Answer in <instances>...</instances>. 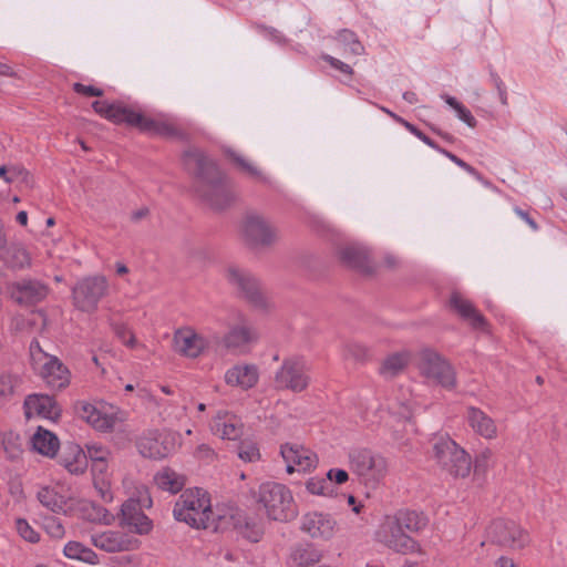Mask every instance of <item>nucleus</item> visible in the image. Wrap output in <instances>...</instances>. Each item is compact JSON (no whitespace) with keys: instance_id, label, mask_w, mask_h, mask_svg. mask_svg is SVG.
I'll list each match as a JSON object with an SVG mask.
<instances>
[{"instance_id":"f257e3e1","label":"nucleus","mask_w":567,"mask_h":567,"mask_svg":"<svg viewBox=\"0 0 567 567\" xmlns=\"http://www.w3.org/2000/svg\"><path fill=\"white\" fill-rule=\"evenodd\" d=\"M183 163L187 171L196 175V192L210 207L224 209L230 204L233 193L214 159L197 148H190L184 153Z\"/></svg>"},{"instance_id":"f03ea898","label":"nucleus","mask_w":567,"mask_h":567,"mask_svg":"<svg viewBox=\"0 0 567 567\" xmlns=\"http://www.w3.org/2000/svg\"><path fill=\"white\" fill-rule=\"evenodd\" d=\"M173 515L176 520L195 528H220L218 519L212 509L210 497L202 488H189L182 493L174 505Z\"/></svg>"},{"instance_id":"7ed1b4c3","label":"nucleus","mask_w":567,"mask_h":567,"mask_svg":"<svg viewBox=\"0 0 567 567\" xmlns=\"http://www.w3.org/2000/svg\"><path fill=\"white\" fill-rule=\"evenodd\" d=\"M92 106L97 114L116 124L125 123L151 135L173 136L176 134V128L167 120L144 116L122 103L95 101Z\"/></svg>"},{"instance_id":"20e7f679","label":"nucleus","mask_w":567,"mask_h":567,"mask_svg":"<svg viewBox=\"0 0 567 567\" xmlns=\"http://www.w3.org/2000/svg\"><path fill=\"white\" fill-rule=\"evenodd\" d=\"M349 463L360 482L369 487H377L390 470L389 460L382 453L367 447L353 449Z\"/></svg>"},{"instance_id":"39448f33","label":"nucleus","mask_w":567,"mask_h":567,"mask_svg":"<svg viewBox=\"0 0 567 567\" xmlns=\"http://www.w3.org/2000/svg\"><path fill=\"white\" fill-rule=\"evenodd\" d=\"M257 501L269 518L287 522L297 516V508L290 489L276 482L260 484Z\"/></svg>"},{"instance_id":"423d86ee","label":"nucleus","mask_w":567,"mask_h":567,"mask_svg":"<svg viewBox=\"0 0 567 567\" xmlns=\"http://www.w3.org/2000/svg\"><path fill=\"white\" fill-rule=\"evenodd\" d=\"M433 453L436 464L450 475L466 477L471 473V456L450 436H436L433 442Z\"/></svg>"},{"instance_id":"0eeeda50","label":"nucleus","mask_w":567,"mask_h":567,"mask_svg":"<svg viewBox=\"0 0 567 567\" xmlns=\"http://www.w3.org/2000/svg\"><path fill=\"white\" fill-rule=\"evenodd\" d=\"M219 343L216 333H203L189 326H184L174 331L173 350L185 358L196 359L208 351L213 344Z\"/></svg>"},{"instance_id":"6e6552de","label":"nucleus","mask_w":567,"mask_h":567,"mask_svg":"<svg viewBox=\"0 0 567 567\" xmlns=\"http://www.w3.org/2000/svg\"><path fill=\"white\" fill-rule=\"evenodd\" d=\"M107 290L109 282L104 276L83 278L72 289L74 306L81 311L93 312Z\"/></svg>"},{"instance_id":"1a4fd4ad","label":"nucleus","mask_w":567,"mask_h":567,"mask_svg":"<svg viewBox=\"0 0 567 567\" xmlns=\"http://www.w3.org/2000/svg\"><path fill=\"white\" fill-rule=\"evenodd\" d=\"M35 497L45 509L61 515H71L75 508V498L61 483L39 484Z\"/></svg>"},{"instance_id":"9d476101","label":"nucleus","mask_w":567,"mask_h":567,"mask_svg":"<svg viewBox=\"0 0 567 567\" xmlns=\"http://www.w3.org/2000/svg\"><path fill=\"white\" fill-rule=\"evenodd\" d=\"M419 369L425 379L444 389L452 390L456 384L453 368L434 351L425 350L421 353Z\"/></svg>"},{"instance_id":"9b49d317","label":"nucleus","mask_w":567,"mask_h":567,"mask_svg":"<svg viewBox=\"0 0 567 567\" xmlns=\"http://www.w3.org/2000/svg\"><path fill=\"white\" fill-rule=\"evenodd\" d=\"M241 230L246 243L255 248L269 247L278 240L277 228L257 213L246 215Z\"/></svg>"},{"instance_id":"f8f14e48","label":"nucleus","mask_w":567,"mask_h":567,"mask_svg":"<svg viewBox=\"0 0 567 567\" xmlns=\"http://www.w3.org/2000/svg\"><path fill=\"white\" fill-rule=\"evenodd\" d=\"M420 406H425V404L420 400V395L413 392H409V398L405 396V393H402L401 398H398L396 402L390 405L385 426L392 429L394 440H402L399 429L401 425L404 427L409 426L413 430L411 416L416 408Z\"/></svg>"},{"instance_id":"ddd939ff","label":"nucleus","mask_w":567,"mask_h":567,"mask_svg":"<svg viewBox=\"0 0 567 567\" xmlns=\"http://www.w3.org/2000/svg\"><path fill=\"white\" fill-rule=\"evenodd\" d=\"M375 537L379 543L398 553L408 554L419 549L417 543L389 516L380 525Z\"/></svg>"},{"instance_id":"4468645a","label":"nucleus","mask_w":567,"mask_h":567,"mask_svg":"<svg viewBox=\"0 0 567 567\" xmlns=\"http://www.w3.org/2000/svg\"><path fill=\"white\" fill-rule=\"evenodd\" d=\"M276 384L280 389L293 392L303 391L309 384V375L306 361L301 358H288L276 372Z\"/></svg>"},{"instance_id":"2eb2a0df","label":"nucleus","mask_w":567,"mask_h":567,"mask_svg":"<svg viewBox=\"0 0 567 567\" xmlns=\"http://www.w3.org/2000/svg\"><path fill=\"white\" fill-rule=\"evenodd\" d=\"M176 436L168 431H150L137 441V449L142 456L161 460L176 450Z\"/></svg>"},{"instance_id":"dca6fc26","label":"nucleus","mask_w":567,"mask_h":567,"mask_svg":"<svg viewBox=\"0 0 567 567\" xmlns=\"http://www.w3.org/2000/svg\"><path fill=\"white\" fill-rule=\"evenodd\" d=\"M488 542L511 548H520L528 543V534L514 520H494L487 529Z\"/></svg>"},{"instance_id":"f3484780","label":"nucleus","mask_w":567,"mask_h":567,"mask_svg":"<svg viewBox=\"0 0 567 567\" xmlns=\"http://www.w3.org/2000/svg\"><path fill=\"white\" fill-rule=\"evenodd\" d=\"M258 338V331L240 316L238 322L223 337L221 344L233 353L246 354Z\"/></svg>"},{"instance_id":"a211bd4d","label":"nucleus","mask_w":567,"mask_h":567,"mask_svg":"<svg viewBox=\"0 0 567 567\" xmlns=\"http://www.w3.org/2000/svg\"><path fill=\"white\" fill-rule=\"evenodd\" d=\"M280 453L286 462V471L289 474L293 472H308L318 464L317 455L311 450L298 443H286L281 445Z\"/></svg>"},{"instance_id":"6ab92c4d","label":"nucleus","mask_w":567,"mask_h":567,"mask_svg":"<svg viewBox=\"0 0 567 567\" xmlns=\"http://www.w3.org/2000/svg\"><path fill=\"white\" fill-rule=\"evenodd\" d=\"M337 529V520L327 513L310 512L301 518V530L315 539L329 540Z\"/></svg>"},{"instance_id":"aec40b11","label":"nucleus","mask_w":567,"mask_h":567,"mask_svg":"<svg viewBox=\"0 0 567 567\" xmlns=\"http://www.w3.org/2000/svg\"><path fill=\"white\" fill-rule=\"evenodd\" d=\"M225 278L229 285L240 290L251 302L256 305L261 302L259 281L251 274L236 265H229L225 269Z\"/></svg>"},{"instance_id":"412c9836","label":"nucleus","mask_w":567,"mask_h":567,"mask_svg":"<svg viewBox=\"0 0 567 567\" xmlns=\"http://www.w3.org/2000/svg\"><path fill=\"white\" fill-rule=\"evenodd\" d=\"M24 413L28 419L40 416L50 421H56L61 410L55 400L45 394H31L24 400Z\"/></svg>"},{"instance_id":"4be33fe9","label":"nucleus","mask_w":567,"mask_h":567,"mask_svg":"<svg viewBox=\"0 0 567 567\" xmlns=\"http://www.w3.org/2000/svg\"><path fill=\"white\" fill-rule=\"evenodd\" d=\"M210 431L221 440L236 441L244 434V424L237 415L219 411L210 422Z\"/></svg>"},{"instance_id":"5701e85b","label":"nucleus","mask_w":567,"mask_h":567,"mask_svg":"<svg viewBox=\"0 0 567 567\" xmlns=\"http://www.w3.org/2000/svg\"><path fill=\"white\" fill-rule=\"evenodd\" d=\"M227 385L248 390L254 388L259 380V369L254 363H238L225 372Z\"/></svg>"},{"instance_id":"b1692460","label":"nucleus","mask_w":567,"mask_h":567,"mask_svg":"<svg viewBox=\"0 0 567 567\" xmlns=\"http://www.w3.org/2000/svg\"><path fill=\"white\" fill-rule=\"evenodd\" d=\"M79 414L95 430L101 432L113 430L120 421L116 413L103 411L87 402L81 403Z\"/></svg>"},{"instance_id":"393cba45","label":"nucleus","mask_w":567,"mask_h":567,"mask_svg":"<svg viewBox=\"0 0 567 567\" xmlns=\"http://www.w3.org/2000/svg\"><path fill=\"white\" fill-rule=\"evenodd\" d=\"M48 288L38 280L23 279L12 285L11 296L21 305H33L45 298Z\"/></svg>"},{"instance_id":"a878e982","label":"nucleus","mask_w":567,"mask_h":567,"mask_svg":"<svg viewBox=\"0 0 567 567\" xmlns=\"http://www.w3.org/2000/svg\"><path fill=\"white\" fill-rule=\"evenodd\" d=\"M122 523L131 530L137 534H147L151 532L152 520L141 511L138 503L134 499L126 501L122 507Z\"/></svg>"},{"instance_id":"bb28decb","label":"nucleus","mask_w":567,"mask_h":567,"mask_svg":"<svg viewBox=\"0 0 567 567\" xmlns=\"http://www.w3.org/2000/svg\"><path fill=\"white\" fill-rule=\"evenodd\" d=\"M41 375L52 389L61 390L70 383L68 368L55 357H45L41 368Z\"/></svg>"},{"instance_id":"cd10ccee","label":"nucleus","mask_w":567,"mask_h":567,"mask_svg":"<svg viewBox=\"0 0 567 567\" xmlns=\"http://www.w3.org/2000/svg\"><path fill=\"white\" fill-rule=\"evenodd\" d=\"M95 547L109 553L130 550L136 546L137 540L117 530H107L92 537Z\"/></svg>"},{"instance_id":"c85d7f7f","label":"nucleus","mask_w":567,"mask_h":567,"mask_svg":"<svg viewBox=\"0 0 567 567\" xmlns=\"http://www.w3.org/2000/svg\"><path fill=\"white\" fill-rule=\"evenodd\" d=\"M466 420L471 429L485 440H494L497 436L496 422L481 409L468 406Z\"/></svg>"},{"instance_id":"c756f323","label":"nucleus","mask_w":567,"mask_h":567,"mask_svg":"<svg viewBox=\"0 0 567 567\" xmlns=\"http://www.w3.org/2000/svg\"><path fill=\"white\" fill-rule=\"evenodd\" d=\"M452 308L473 328L484 329L486 322L484 317L475 309L473 303L467 299L463 298L460 293H453L451 296Z\"/></svg>"},{"instance_id":"7c9ffc66","label":"nucleus","mask_w":567,"mask_h":567,"mask_svg":"<svg viewBox=\"0 0 567 567\" xmlns=\"http://www.w3.org/2000/svg\"><path fill=\"white\" fill-rule=\"evenodd\" d=\"M32 447L39 454L54 457L60 447V441L54 433L39 426L31 437Z\"/></svg>"},{"instance_id":"2f4dec72","label":"nucleus","mask_w":567,"mask_h":567,"mask_svg":"<svg viewBox=\"0 0 567 567\" xmlns=\"http://www.w3.org/2000/svg\"><path fill=\"white\" fill-rule=\"evenodd\" d=\"M74 512L80 513L83 518L90 522H102L110 525L114 520V516L106 508L89 499H75Z\"/></svg>"},{"instance_id":"473e14b6","label":"nucleus","mask_w":567,"mask_h":567,"mask_svg":"<svg viewBox=\"0 0 567 567\" xmlns=\"http://www.w3.org/2000/svg\"><path fill=\"white\" fill-rule=\"evenodd\" d=\"M60 463L72 475H81L87 468L86 455L79 445L70 446L62 454Z\"/></svg>"},{"instance_id":"72a5a7b5","label":"nucleus","mask_w":567,"mask_h":567,"mask_svg":"<svg viewBox=\"0 0 567 567\" xmlns=\"http://www.w3.org/2000/svg\"><path fill=\"white\" fill-rule=\"evenodd\" d=\"M0 258L8 267L13 269H21L31 264L30 254L21 244L7 246Z\"/></svg>"},{"instance_id":"f704fd0d","label":"nucleus","mask_w":567,"mask_h":567,"mask_svg":"<svg viewBox=\"0 0 567 567\" xmlns=\"http://www.w3.org/2000/svg\"><path fill=\"white\" fill-rule=\"evenodd\" d=\"M154 482L158 488L172 494H176L185 485V477L169 467H165L156 473Z\"/></svg>"},{"instance_id":"c9c22d12","label":"nucleus","mask_w":567,"mask_h":567,"mask_svg":"<svg viewBox=\"0 0 567 567\" xmlns=\"http://www.w3.org/2000/svg\"><path fill=\"white\" fill-rule=\"evenodd\" d=\"M321 554L311 544L298 545L290 554L291 564L297 567H308L320 561Z\"/></svg>"},{"instance_id":"e433bc0d","label":"nucleus","mask_w":567,"mask_h":567,"mask_svg":"<svg viewBox=\"0 0 567 567\" xmlns=\"http://www.w3.org/2000/svg\"><path fill=\"white\" fill-rule=\"evenodd\" d=\"M393 522L400 524V526L406 533H417L426 526V518L413 511H400L393 516H389Z\"/></svg>"},{"instance_id":"4c0bfd02","label":"nucleus","mask_w":567,"mask_h":567,"mask_svg":"<svg viewBox=\"0 0 567 567\" xmlns=\"http://www.w3.org/2000/svg\"><path fill=\"white\" fill-rule=\"evenodd\" d=\"M340 258L349 267L364 269L367 266V250L358 245H348L340 249Z\"/></svg>"},{"instance_id":"58836bf2","label":"nucleus","mask_w":567,"mask_h":567,"mask_svg":"<svg viewBox=\"0 0 567 567\" xmlns=\"http://www.w3.org/2000/svg\"><path fill=\"white\" fill-rule=\"evenodd\" d=\"M63 551L68 558L73 560H78L90 565H95L100 563L97 560L96 554L91 548L78 542H69L64 546Z\"/></svg>"},{"instance_id":"ea45409f","label":"nucleus","mask_w":567,"mask_h":567,"mask_svg":"<svg viewBox=\"0 0 567 567\" xmlns=\"http://www.w3.org/2000/svg\"><path fill=\"white\" fill-rule=\"evenodd\" d=\"M336 40L346 54L361 55L364 53V47L350 30L340 31Z\"/></svg>"},{"instance_id":"a19ab883","label":"nucleus","mask_w":567,"mask_h":567,"mask_svg":"<svg viewBox=\"0 0 567 567\" xmlns=\"http://www.w3.org/2000/svg\"><path fill=\"white\" fill-rule=\"evenodd\" d=\"M408 355L404 353H394L389 355L380 368V374L386 379L393 378L405 368Z\"/></svg>"},{"instance_id":"79ce46f5","label":"nucleus","mask_w":567,"mask_h":567,"mask_svg":"<svg viewBox=\"0 0 567 567\" xmlns=\"http://www.w3.org/2000/svg\"><path fill=\"white\" fill-rule=\"evenodd\" d=\"M441 99L455 112L456 117L468 127H475L477 122L471 111L456 97L449 94H441Z\"/></svg>"},{"instance_id":"37998d69","label":"nucleus","mask_w":567,"mask_h":567,"mask_svg":"<svg viewBox=\"0 0 567 567\" xmlns=\"http://www.w3.org/2000/svg\"><path fill=\"white\" fill-rule=\"evenodd\" d=\"M309 493L320 496H329L333 493V486L327 477H311L306 483Z\"/></svg>"},{"instance_id":"c03bdc74","label":"nucleus","mask_w":567,"mask_h":567,"mask_svg":"<svg viewBox=\"0 0 567 567\" xmlns=\"http://www.w3.org/2000/svg\"><path fill=\"white\" fill-rule=\"evenodd\" d=\"M86 461L91 460L92 463L100 461H110L111 452L110 450L96 442H91L85 445Z\"/></svg>"},{"instance_id":"a18cd8bd","label":"nucleus","mask_w":567,"mask_h":567,"mask_svg":"<svg viewBox=\"0 0 567 567\" xmlns=\"http://www.w3.org/2000/svg\"><path fill=\"white\" fill-rule=\"evenodd\" d=\"M42 528L50 537L55 539H61L65 535L61 519L55 516H45L42 519Z\"/></svg>"},{"instance_id":"49530a36","label":"nucleus","mask_w":567,"mask_h":567,"mask_svg":"<svg viewBox=\"0 0 567 567\" xmlns=\"http://www.w3.org/2000/svg\"><path fill=\"white\" fill-rule=\"evenodd\" d=\"M93 480V486L104 503H111L114 498L111 485V476H101Z\"/></svg>"},{"instance_id":"de8ad7c7","label":"nucleus","mask_w":567,"mask_h":567,"mask_svg":"<svg viewBox=\"0 0 567 567\" xmlns=\"http://www.w3.org/2000/svg\"><path fill=\"white\" fill-rule=\"evenodd\" d=\"M16 528L20 537L25 542L38 543L40 540V534L29 524L27 519H17Z\"/></svg>"},{"instance_id":"09e8293b","label":"nucleus","mask_w":567,"mask_h":567,"mask_svg":"<svg viewBox=\"0 0 567 567\" xmlns=\"http://www.w3.org/2000/svg\"><path fill=\"white\" fill-rule=\"evenodd\" d=\"M238 457L244 462H257L260 460V452L255 443L241 442L238 447Z\"/></svg>"},{"instance_id":"8fccbe9b","label":"nucleus","mask_w":567,"mask_h":567,"mask_svg":"<svg viewBox=\"0 0 567 567\" xmlns=\"http://www.w3.org/2000/svg\"><path fill=\"white\" fill-rule=\"evenodd\" d=\"M229 156L237 163V165L248 175L258 178L259 181L266 182V176L251 163H249L246 158L240 155L235 154L234 152H227Z\"/></svg>"},{"instance_id":"3c124183","label":"nucleus","mask_w":567,"mask_h":567,"mask_svg":"<svg viewBox=\"0 0 567 567\" xmlns=\"http://www.w3.org/2000/svg\"><path fill=\"white\" fill-rule=\"evenodd\" d=\"M29 173L25 168L18 165L9 166V176L6 177V183L12 184L16 182H25L28 183Z\"/></svg>"},{"instance_id":"603ef678","label":"nucleus","mask_w":567,"mask_h":567,"mask_svg":"<svg viewBox=\"0 0 567 567\" xmlns=\"http://www.w3.org/2000/svg\"><path fill=\"white\" fill-rule=\"evenodd\" d=\"M116 337L127 347L135 346V337L131 330L124 324H116L114 327Z\"/></svg>"},{"instance_id":"864d4df0","label":"nucleus","mask_w":567,"mask_h":567,"mask_svg":"<svg viewBox=\"0 0 567 567\" xmlns=\"http://www.w3.org/2000/svg\"><path fill=\"white\" fill-rule=\"evenodd\" d=\"M493 458V452L489 449L482 450L475 458V468L485 470L489 466Z\"/></svg>"},{"instance_id":"5fc2aeb1","label":"nucleus","mask_w":567,"mask_h":567,"mask_svg":"<svg viewBox=\"0 0 567 567\" xmlns=\"http://www.w3.org/2000/svg\"><path fill=\"white\" fill-rule=\"evenodd\" d=\"M404 127L427 146L436 147V143L433 140H431L427 135H425L423 132H421L415 125L411 124L410 122H404Z\"/></svg>"},{"instance_id":"6e6d98bb","label":"nucleus","mask_w":567,"mask_h":567,"mask_svg":"<svg viewBox=\"0 0 567 567\" xmlns=\"http://www.w3.org/2000/svg\"><path fill=\"white\" fill-rule=\"evenodd\" d=\"M323 60L326 62H328L333 69L344 73V74H348V75H351L352 74V69L349 64L342 62L341 60L339 59H336L331 55H323Z\"/></svg>"},{"instance_id":"4d7b16f0","label":"nucleus","mask_w":567,"mask_h":567,"mask_svg":"<svg viewBox=\"0 0 567 567\" xmlns=\"http://www.w3.org/2000/svg\"><path fill=\"white\" fill-rule=\"evenodd\" d=\"M327 478L330 481V484L332 485V482L334 481L337 484H343L348 481L349 475L347 471L341 468H331L327 473Z\"/></svg>"},{"instance_id":"13d9d810","label":"nucleus","mask_w":567,"mask_h":567,"mask_svg":"<svg viewBox=\"0 0 567 567\" xmlns=\"http://www.w3.org/2000/svg\"><path fill=\"white\" fill-rule=\"evenodd\" d=\"M107 463L109 461H100L92 463V478L110 476Z\"/></svg>"},{"instance_id":"bf43d9fd","label":"nucleus","mask_w":567,"mask_h":567,"mask_svg":"<svg viewBox=\"0 0 567 567\" xmlns=\"http://www.w3.org/2000/svg\"><path fill=\"white\" fill-rule=\"evenodd\" d=\"M74 91L80 94L89 95V96H101L103 91L92 85H84L81 83L74 84Z\"/></svg>"},{"instance_id":"052dcab7","label":"nucleus","mask_w":567,"mask_h":567,"mask_svg":"<svg viewBox=\"0 0 567 567\" xmlns=\"http://www.w3.org/2000/svg\"><path fill=\"white\" fill-rule=\"evenodd\" d=\"M195 456L199 460L210 461L215 457V452L207 444H200L195 451Z\"/></svg>"},{"instance_id":"680f3d73","label":"nucleus","mask_w":567,"mask_h":567,"mask_svg":"<svg viewBox=\"0 0 567 567\" xmlns=\"http://www.w3.org/2000/svg\"><path fill=\"white\" fill-rule=\"evenodd\" d=\"M348 352L355 360H363L367 357V349L357 343L348 346Z\"/></svg>"},{"instance_id":"e2e57ef3","label":"nucleus","mask_w":567,"mask_h":567,"mask_svg":"<svg viewBox=\"0 0 567 567\" xmlns=\"http://www.w3.org/2000/svg\"><path fill=\"white\" fill-rule=\"evenodd\" d=\"M30 353H31V357L34 361H40V360H44L45 361V357H49L47 353H44L42 351V349L40 348V344L38 341L33 340L31 343H30Z\"/></svg>"},{"instance_id":"0e129e2a","label":"nucleus","mask_w":567,"mask_h":567,"mask_svg":"<svg viewBox=\"0 0 567 567\" xmlns=\"http://www.w3.org/2000/svg\"><path fill=\"white\" fill-rule=\"evenodd\" d=\"M449 159L452 161L454 164H456L458 167L466 171L467 173H470L474 176H477L476 169L474 167H472L471 165H468L463 159L458 158L456 155H449Z\"/></svg>"},{"instance_id":"69168bd1","label":"nucleus","mask_w":567,"mask_h":567,"mask_svg":"<svg viewBox=\"0 0 567 567\" xmlns=\"http://www.w3.org/2000/svg\"><path fill=\"white\" fill-rule=\"evenodd\" d=\"M514 212L515 214L520 217L533 230H537L538 229V226L536 224V221L529 217V215L524 212L523 209L518 208V207H515L514 208Z\"/></svg>"},{"instance_id":"338daca9","label":"nucleus","mask_w":567,"mask_h":567,"mask_svg":"<svg viewBox=\"0 0 567 567\" xmlns=\"http://www.w3.org/2000/svg\"><path fill=\"white\" fill-rule=\"evenodd\" d=\"M261 535H262V530L259 527L252 528L250 532L247 530L246 534H245V536L250 542H254V543L258 542L261 538Z\"/></svg>"},{"instance_id":"774afa93","label":"nucleus","mask_w":567,"mask_h":567,"mask_svg":"<svg viewBox=\"0 0 567 567\" xmlns=\"http://www.w3.org/2000/svg\"><path fill=\"white\" fill-rule=\"evenodd\" d=\"M496 567H515V563L512 558L505 557L503 555L497 557L495 561Z\"/></svg>"}]
</instances>
